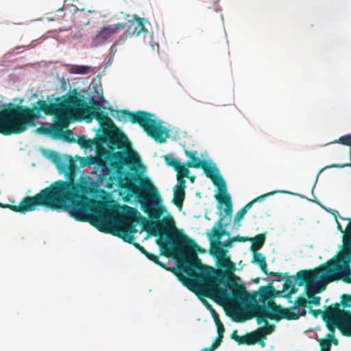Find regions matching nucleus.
Returning a JSON list of instances; mask_svg holds the SVG:
<instances>
[{
  "instance_id": "obj_23",
  "label": "nucleus",
  "mask_w": 351,
  "mask_h": 351,
  "mask_svg": "<svg viewBox=\"0 0 351 351\" xmlns=\"http://www.w3.org/2000/svg\"><path fill=\"white\" fill-rule=\"evenodd\" d=\"M230 337L235 341H237L239 345L246 344L250 346L254 345L258 342L255 332L246 334L243 336H239L237 335V331L234 330L232 332Z\"/></svg>"
},
{
  "instance_id": "obj_40",
  "label": "nucleus",
  "mask_w": 351,
  "mask_h": 351,
  "mask_svg": "<svg viewBox=\"0 0 351 351\" xmlns=\"http://www.w3.org/2000/svg\"><path fill=\"white\" fill-rule=\"evenodd\" d=\"M17 207L18 206H15V205H10V204H2V203H0V208H10V210H12V211H14V212H17V213H22V212L21 210H17Z\"/></svg>"
},
{
  "instance_id": "obj_22",
  "label": "nucleus",
  "mask_w": 351,
  "mask_h": 351,
  "mask_svg": "<svg viewBox=\"0 0 351 351\" xmlns=\"http://www.w3.org/2000/svg\"><path fill=\"white\" fill-rule=\"evenodd\" d=\"M273 281H271L267 286H263L259 288L258 294L260 302L264 303L265 300L270 299L273 293H274L275 296L280 297L281 295L282 291H276L271 285Z\"/></svg>"
},
{
  "instance_id": "obj_27",
  "label": "nucleus",
  "mask_w": 351,
  "mask_h": 351,
  "mask_svg": "<svg viewBox=\"0 0 351 351\" xmlns=\"http://www.w3.org/2000/svg\"><path fill=\"white\" fill-rule=\"evenodd\" d=\"M266 240V235L265 233L258 234L253 238H250L249 241L252 242L250 250L252 252H257L265 244Z\"/></svg>"
},
{
  "instance_id": "obj_34",
  "label": "nucleus",
  "mask_w": 351,
  "mask_h": 351,
  "mask_svg": "<svg viewBox=\"0 0 351 351\" xmlns=\"http://www.w3.org/2000/svg\"><path fill=\"white\" fill-rule=\"evenodd\" d=\"M149 261L154 262V263H156V265L160 266L162 268H165V269H168V268L162 263L159 260V258L158 256L154 254H152L149 252H147V255L145 256Z\"/></svg>"
},
{
  "instance_id": "obj_50",
  "label": "nucleus",
  "mask_w": 351,
  "mask_h": 351,
  "mask_svg": "<svg viewBox=\"0 0 351 351\" xmlns=\"http://www.w3.org/2000/svg\"><path fill=\"white\" fill-rule=\"evenodd\" d=\"M291 295H292V294H291L290 291H288V292L285 293L284 295H282V293H281V295L280 297H284L286 299H287L289 302H291Z\"/></svg>"
},
{
  "instance_id": "obj_14",
  "label": "nucleus",
  "mask_w": 351,
  "mask_h": 351,
  "mask_svg": "<svg viewBox=\"0 0 351 351\" xmlns=\"http://www.w3.org/2000/svg\"><path fill=\"white\" fill-rule=\"evenodd\" d=\"M99 141L101 144L107 143L109 149L114 150L123 147L128 138L121 131L104 130L103 135L99 138Z\"/></svg>"
},
{
  "instance_id": "obj_49",
  "label": "nucleus",
  "mask_w": 351,
  "mask_h": 351,
  "mask_svg": "<svg viewBox=\"0 0 351 351\" xmlns=\"http://www.w3.org/2000/svg\"><path fill=\"white\" fill-rule=\"evenodd\" d=\"M232 242H233V241H232V239L230 240H228L226 241L222 242V247H230Z\"/></svg>"
},
{
  "instance_id": "obj_59",
  "label": "nucleus",
  "mask_w": 351,
  "mask_h": 351,
  "mask_svg": "<svg viewBox=\"0 0 351 351\" xmlns=\"http://www.w3.org/2000/svg\"><path fill=\"white\" fill-rule=\"evenodd\" d=\"M254 282L255 283H258V282H259V278H256V279L254 280Z\"/></svg>"
},
{
  "instance_id": "obj_37",
  "label": "nucleus",
  "mask_w": 351,
  "mask_h": 351,
  "mask_svg": "<svg viewBox=\"0 0 351 351\" xmlns=\"http://www.w3.org/2000/svg\"><path fill=\"white\" fill-rule=\"evenodd\" d=\"M77 142L82 147L85 149L90 147L92 144V141L89 139H86L85 136L80 137Z\"/></svg>"
},
{
  "instance_id": "obj_35",
  "label": "nucleus",
  "mask_w": 351,
  "mask_h": 351,
  "mask_svg": "<svg viewBox=\"0 0 351 351\" xmlns=\"http://www.w3.org/2000/svg\"><path fill=\"white\" fill-rule=\"evenodd\" d=\"M341 305L344 308H347L351 306V295L343 294L341 296Z\"/></svg>"
},
{
  "instance_id": "obj_20",
  "label": "nucleus",
  "mask_w": 351,
  "mask_h": 351,
  "mask_svg": "<svg viewBox=\"0 0 351 351\" xmlns=\"http://www.w3.org/2000/svg\"><path fill=\"white\" fill-rule=\"evenodd\" d=\"M253 257L252 260V263H255L258 265L261 269V271L268 276L278 277V281H281L283 280L287 274L278 273L274 271H269L267 269L266 258L265 256L261 252H252Z\"/></svg>"
},
{
  "instance_id": "obj_32",
  "label": "nucleus",
  "mask_w": 351,
  "mask_h": 351,
  "mask_svg": "<svg viewBox=\"0 0 351 351\" xmlns=\"http://www.w3.org/2000/svg\"><path fill=\"white\" fill-rule=\"evenodd\" d=\"M90 66H75L71 68V72L75 74H86L91 71Z\"/></svg>"
},
{
  "instance_id": "obj_1",
  "label": "nucleus",
  "mask_w": 351,
  "mask_h": 351,
  "mask_svg": "<svg viewBox=\"0 0 351 351\" xmlns=\"http://www.w3.org/2000/svg\"><path fill=\"white\" fill-rule=\"evenodd\" d=\"M112 159L110 169L117 173L119 187L124 189L128 196L134 197L141 210L151 219H154L147 221L144 230L150 235L159 237L157 244L167 256L184 257L185 254L188 255L180 267L190 278L179 275L184 285L188 287L195 286L202 295H249L244 285L235 282L232 273L216 270L202 263L201 259L194 253L199 246L176 228L171 217L165 218L162 221L158 220L164 208H155L161 202L157 189L148 178L122 171L123 166L134 164L138 160L134 152H116L112 154ZM110 175L112 179L113 175L111 173Z\"/></svg>"
},
{
  "instance_id": "obj_48",
  "label": "nucleus",
  "mask_w": 351,
  "mask_h": 351,
  "mask_svg": "<svg viewBox=\"0 0 351 351\" xmlns=\"http://www.w3.org/2000/svg\"><path fill=\"white\" fill-rule=\"evenodd\" d=\"M223 266L228 269H234V263L233 262L230 261L229 260V258H227L226 260V262Z\"/></svg>"
},
{
  "instance_id": "obj_39",
  "label": "nucleus",
  "mask_w": 351,
  "mask_h": 351,
  "mask_svg": "<svg viewBox=\"0 0 351 351\" xmlns=\"http://www.w3.org/2000/svg\"><path fill=\"white\" fill-rule=\"evenodd\" d=\"M292 281L290 279V278H287L286 280H285V282L283 284V289L282 291V293L283 292H285L287 291H288L289 289H291V287H292Z\"/></svg>"
},
{
  "instance_id": "obj_13",
  "label": "nucleus",
  "mask_w": 351,
  "mask_h": 351,
  "mask_svg": "<svg viewBox=\"0 0 351 351\" xmlns=\"http://www.w3.org/2000/svg\"><path fill=\"white\" fill-rule=\"evenodd\" d=\"M125 29V24L118 23L113 25H108L103 27L101 29L97 32L96 36L92 40V45L97 47L108 39L113 38L121 31Z\"/></svg>"
},
{
  "instance_id": "obj_9",
  "label": "nucleus",
  "mask_w": 351,
  "mask_h": 351,
  "mask_svg": "<svg viewBox=\"0 0 351 351\" xmlns=\"http://www.w3.org/2000/svg\"><path fill=\"white\" fill-rule=\"evenodd\" d=\"M342 243L341 249L336 256L335 261L331 262L339 271L348 270L351 265V219L344 230Z\"/></svg>"
},
{
  "instance_id": "obj_56",
  "label": "nucleus",
  "mask_w": 351,
  "mask_h": 351,
  "mask_svg": "<svg viewBox=\"0 0 351 351\" xmlns=\"http://www.w3.org/2000/svg\"><path fill=\"white\" fill-rule=\"evenodd\" d=\"M337 230L344 234V230H343L341 225L339 222H337Z\"/></svg>"
},
{
  "instance_id": "obj_60",
  "label": "nucleus",
  "mask_w": 351,
  "mask_h": 351,
  "mask_svg": "<svg viewBox=\"0 0 351 351\" xmlns=\"http://www.w3.org/2000/svg\"><path fill=\"white\" fill-rule=\"evenodd\" d=\"M58 12H63V9L62 8H60L58 10Z\"/></svg>"
},
{
  "instance_id": "obj_11",
  "label": "nucleus",
  "mask_w": 351,
  "mask_h": 351,
  "mask_svg": "<svg viewBox=\"0 0 351 351\" xmlns=\"http://www.w3.org/2000/svg\"><path fill=\"white\" fill-rule=\"evenodd\" d=\"M75 95H69L62 101H58L60 111V122H63L64 127H67L69 123V118L73 109L79 107H84L83 101L80 97H82L77 90H73Z\"/></svg>"
},
{
  "instance_id": "obj_8",
  "label": "nucleus",
  "mask_w": 351,
  "mask_h": 351,
  "mask_svg": "<svg viewBox=\"0 0 351 351\" xmlns=\"http://www.w3.org/2000/svg\"><path fill=\"white\" fill-rule=\"evenodd\" d=\"M202 169L206 176L209 178L213 184L218 188L219 194L215 198L219 204L218 208H221V205H225L223 211L228 216L232 215V203L230 195L228 193L226 183L223 177L219 174L218 169L215 166H211L206 161L203 164Z\"/></svg>"
},
{
  "instance_id": "obj_44",
  "label": "nucleus",
  "mask_w": 351,
  "mask_h": 351,
  "mask_svg": "<svg viewBox=\"0 0 351 351\" xmlns=\"http://www.w3.org/2000/svg\"><path fill=\"white\" fill-rule=\"evenodd\" d=\"M223 336L217 335L215 341L212 344V346H213L214 348L217 349L220 346V344L223 341Z\"/></svg>"
},
{
  "instance_id": "obj_25",
  "label": "nucleus",
  "mask_w": 351,
  "mask_h": 351,
  "mask_svg": "<svg viewBox=\"0 0 351 351\" xmlns=\"http://www.w3.org/2000/svg\"><path fill=\"white\" fill-rule=\"evenodd\" d=\"M274 193H269L265 195H262L261 196H258L256 197L252 201L248 202L247 204H245L242 208H241L235 215L234 216V221L235 222H239L241 220H242L245 216V215L247 213V211L252 207L253 204L258 201L263 200L265 197L274 194Z\"/></svg>"
},
{
  "instance_id": "obj_33",
  "label": "nucleus",
  "mask_w": 351,
  "mask_h": 351,
  "mask_svg": "<svg viewBox=\"0 0 351 351\" xmlns=\"http://www.w3.org/2000/svg\"><path fill=\"white\" fill-rule=\"evenodd\" d=\"M165 160L166 164L168 166L172 167L175 171L177 169V168L179 167V165L181 164V162L178 160L167 156L165 157Z\"/></svg>"
},
{
  "instance_id": "obj_51",
  "label": "nucleus",
  "mask_w": 351,
  "mask_h": 351,
  "mask_svg": "<svg viewBox=\"0 0 351 351\" xmlns=\"http://www.w3.org/2000/svg\"><path fill=\"white\" fill-rule=\"evenodd\" d=\"M328 337H330L331 339L330 340L331 341V344L333 343L334 345L338 344V340L335 338V335H328Z\"/></svg>"
},
{
  "instance_id": "obj_24",
  "label": "nucleus",
  "mask_w": 351,
  "mask_h": 351,
  "mask_svg": "<svg viewBox=\"0 0 351 351\" xmlns=\"http://www.w3.org/2000/svg\"><path fill=\"white\" fill-rule=\"evenodd\" d=\"M263 323H265V326L258 328L255 331L256 337L258 342L262 347H265V343L264 339H266L267 335L271 334L275 329L274 325L269 324L267 319Z\"/></svg>"
},
{
  "instance_id": "obj_29",
  "label": "nucleus",
  "mask_w": 351,
  "mask_h": 351,
  "mask_svg": "<svg viewBox=\"0 0 351 351\" xmlns=\"http://www.w3.org/2000/svg\"><path fill=\"white\" fill-rule=\"evenodd\" d=\"M226 250L222 247L221 241H216L215 244H212L211 253L219 258H223L226 256Z\"/></svg>"
},
{
  "instance_id": "obj_2",
  "label": "nucleus",
  "mask_w": 351,
  "mask_h": 351,
  "mask_svg": "<svg viewBox=\"0 0 351 351\" xmlns=\"http://www.w3.org/2000/svg\"><path fill=\"white\" fill-rule=\"evenodd\" d=\"M53 162L58 170L64 173L66 180H58L34 196L22 199L17 210L22 213L34 211L38 206L53 210H66L76 221L89 222L99 231H106L105 208L101 207L90 214V200L82 193L85 186L76 182L77 167L72 156L55 154Z\"/></svg>"
},
{
  "instance_id": "obj_64",
  "label": "nucleus",
  "mask_w": 351,
  "mask_h": 351,
  "mask_svg": "<svg viewBox=\"0 0 351 351\" xmlns=\"http://www.w3.org/2000/svg\"><path fill=\"white\" fill-rule=\"evenodd\" d=\"M206 2H207V0H205V1H204V3H206Z\"/></svg>"
},
{
  "instance_id": "obj_46",
  "label": "nucleus",
  "mask_w": 351,
  "mask_h": 351,
  "mask_svg": "<svg viewBox=\"0 0 351 351\" xmlns=\"http://www.w3.org/2000/svg\"><path fill=\"white\" fill-rule=\"evenodd\" d=\"M249 239H250V237H241L239 235H237V236L232 238V241H233V242H235V241L245 242V241H249Z\"/></svg>"
},
{
  "instance_id": "obj_42",
  "label": "nucleus",
  "mask_w": 351,
  "mask_h": 351,
  "mask_svg": "<svg viewBox=\"0 0 351 351\" xmlns=\"http://www.w3.org/2000/svg\"><path fill=\"white\" fill-rule=\"evenodd\" d=\"M309 308H310V313L315 317H317L319 315H321L322 317L323 318V316L324 315V313H326V310L324 311H322L321 309L313 310L311 306H309Z\"/></svg>"
},
{
  "instance_id": "obj_3",
  "label": "nucleus",
  "mask_w": 351,
  "mask_h": 351,
  "mask_svg": "<svg viewBox=\"0 0 351 351\" xmlns=\"http://www.w3.org/2000/svg\"><path fill=\"white\" fill-rule=\"evenodd\" d=\"M59 98L56 99L57 101ZM12 119L14 123L16 134L25 132L29 127L35 125V121L40 118V112H43L47 115H53L56 119V123L48 127L41 126L37 129V132L48 135L53 138H63L69 140L68 136L72 135L71 130H67L65 135L63 134L64 124L60 122V111L59 103L47 104L45 100H38L36 102V106L28 108L25 106L10 104L9 106Z\"/></svg>"
},
{
  "instance_id": "obj_18",
  "label": "nucleus",
  "mask_w": 351,
  "mask_h": 351,
  "mask_svg": "<svg viewBox=\"0 0 351 351\" xmlns=\"http://www.w3.org/2000/svg\"><path fill=\"white\" fill-rule=\"evenodd\" d=\"M0 133L4 136L16 134L9 107L0 110Z\"/></svg>"
},
{
  "instance_id": "obj_10",
  "label": "nucleus",
  "mask_w": 351,
  "mask_h": 351,
  "mask_svg": "<svg viewBox=\"0 0 351 351\" xmlns=\"http://www.w3.org/2000/svg\"><path fill=\"white\" fill-rule=\"evenodd\" d=\"M328 270V266L321 265L313 270H301L295 276V282L298 286L306 284V295H313L317 292L315 281L320 277L322 272Z\"/></svg>"
},
{
  "instance_id": "obj_53",
  "label": "nucleus",
  "mask_w": 351,
  "mask_h": 351,
  "mask_svg": "<svg viewBox=\"0 0 351 351\" xmlns=\"http://www.w3.org/2000/svg\"><path fill=\"white\" fill-rule=\"evenodd\" d=\"M216 349L211 345L210 347L203 348L201 351H214Z\"/></svg>"
},
{
  "instance_id": "obj_19",
  "label": "nucleus",
  "mask_w": 351,
  "mask_h": 351,
  "mask_svg": "<svg viewBox=\"0 0 351 351\" xmlns=\"http://www.w3.org/2000/svg\"><path fill=\"white\" fill-rule=\"evenodd\" d=\"M335 260H330L324 265L328 266V270L326 272H322L320 277L315 281V285L317 292L320 293L325 290L326 284L336 280L335 275L332 274L334 269H337V267L333 265L331 262Z\"/></svg>"
},
{
  "instance_id": "obj_58",
  "label": "nucleus",
  "mask_w": 351,
  "mask_h": 351,
  "mask_svg": "<svg viewBox=\"0 0 351 351\" xmlns=\"http://www.w3.org/2000/svg\"><path fill=\"white\" fill-rule=\"evenodd\" d=\"M189 178L190 179L191 182H193L195 180V176L189 177Z\"/></svg>"
},
{
  "instance_id": "obj_21",
  "label": "nucleus",
  "mask_w": 351,
  "mask_h": 351,
  "mask_svg": "<svg viewBox=\"0 0 351 351\" xmlns=\"http://www.w3.org/2000/svg\"><path fill=\"white\" fill-rule=\"evenodd\" d=\"M99 12L95 10H76L73 14V21L80 26L89 24L90 20L97 19Z\"/></svg>"
},
{
  "instance_id": "obj_26",
  "label": "nucleus",
  "mask_w": 351,
  "mask_h": 351,
  "mask_svg": "<svg viewBox=\"0 0 351 351\" xmlns=\"http://www.w3.org/2000/svg\"><path fill=\"white\" fill-rule=\"evenodd\" d=\"M186 156L191 159L190 161H187L186 165L188 167L191 168H202L203 164L206 162L205 160H202L196 156L197 152L196 151L191 152L185 150Z\"/></svg>"
},
{
  "instance_id": "obj_61",
  "label": "nucleus",
  "mask_w": 351,
  "mask_h": 351,
  "mask_svg": "<svg viewBox=\"0 0 351 351\" xmlns=\"http://www.w3.org/2000/svg\"><path fill=\"white\" fill-rule=\"evenodd\" d=\"M324 169H325V168H324V169H320V171H319V173H318V175H317V177L319 176V175L320 174V173H321V172H322Z\"/></svg>"
},
{
  "instance_id": "obj_12",
  "label": "nucleus",
  "mask_w": 351,
  "mask_h": 351,
  "mask_svg": "<svg viewBox=\"0 0 351 351\" xmlns=\"http://www.w3.org/2000/svg\"><path fill=\"white\" fill-rule=\"evenodd\" d=\"M90 106L84 103L83 112L86 114L87 121H90L93 119H96L101 125L113 124L112 120L100 109L99 101L95 100L93 97L90 98L88 101Z\"/></svg>"
},
{
  "instance_id": "obj_31",
  "label": "nucleus",
  "mask_w": 351,
  "mask_h": 351,
  "mask_svg": "<svg viewBox=\"0 0 351 351\" xmlns=\"http://www.w3.org/2000/svg\"><path fill=\"white\" fill-rule=\"evenodd\" d=\"M176 171L177 172V177L189 178L190 171L186 164L184 165L181 163Z\"/></svg>"
},
{
  "instance_id": "obj_63",
  "label": "nucleus",
  "mask_w": 351,
  "mask_h": 351,
  "mask_svg": "<svg viewBox=\"0 0 351 351\" xmlns=\"http://www.w3.org/2000/svg\"><path fill=\"white\" fill-rule=\"evenodd\" d=\"M48 19H49V21H54L55 20V19H53V18H48Z\"/></svg>"
},
{
  "instance_id": "obj_4",
  "label": "nucleus",
  "mask_w": 351,
  "mask_h": 351,
  "mask_svg": "<svg viewBox=\"0 0 351 351\" xmlns=\"http://www.w3.org/2000/svg\"><path fill=\"white\" fill-rule=\"evenodd\" d=\"M111 111L115 113V114H112V116L117 121H126L128 119L132 123L138 124L147 136L156 142L165 143L169 136V130L160 123H157L154 114L143 110L130 112L126 109L117 110L112 109Z\"/></svg>"
},
{
  "instance_id": "obj_36",
  "label": "nucleus",
  "mask_w": 351,
  "mask_h": 351,
  "mask_svg": "<svg viewBox=\"0 0 351 351\" xmlns=\"http://www.w3.org/2000/svg\"><path fill=\"white\" fill-rule=\"evenodd\" d=\"M319 346L321 347L320 351H328L330 350L331 341L330 339H321L319 340Z\"/></svg>"
},
{
  "instance_id": "obj_6",
  "label": "nucleus",
  "mask_w": 351,
  "mask_h": 351,
  "mask_svg": "<svg viewBox=\"0 0 351 351\" xmlns=\"http://www.w3.org/2000/svg\"><path fill=\"white\" fill-rule=\"evenodd\" d=\"M138 213L136 210L128 206H124V211L121 213L114 223L110 226L109 216L105 210V226L106 233H111L122 239L125 242L132 244L137 250L140 249L141 245L134 242V234L136 232L135 219Z\"/></svg>"
},
{
  "instance_id": "obj_54",
  "label": "nucleus",
  "mask_w": 351,
  "mask_h": 351,
  "mask_svg": "<svg viewBox=\"0 0 351 351\" xmlns=\"http://www.w3.org/2000/svg\"><path fill=\"white\" fill-rule=\"evenodd\" d=\"M138 250L145 256L147 255V251L141 245Z\"/></svg>"
},
{
  "instance_id": "obj_15",
  "label": "nucleus",
  "mask_w": 351,
  "mask_h": 351,
  "mask_svg": "<svg viewBox=\"0 0 351 351\" xmlns=\"http://www.w3.org/2000/svg\"><path fill=\"white\" fill-rule=\"evenodd\" d=\"M219 215L220 217L213 227L210 233L208 234L212 243L213 240L220 241L219 240L223 235H230L229 232L226 230V227L230 224L232 215L229 217L226 215L225 213L223 215L221 213H220Z\"/></svg>"
},
{
  "instance_id": "obj_41",
  "label": "nucleus",
  "mask_w": 351,
  "mask_h": 351,
  "mask_svg": "<svg viewBox=\"0 0 351 351\" xmlns=\"http://www.w3.org/2000/svg\"><path fill=\"white\" fill-rule=\"evenodd\" d=\"M178 183L179 184V186L176 185L175 188L177 189H183L184 190L186 188V180H184V178L182 177H177Z\"/></svg>"
},
{
  "instance_id": "obj_16",
  "label": "nucleus",
  "mask_w": 351,
  "mask_h": 351,
  "mask_svg": "<svg viewBox=\"0 0 351 351\" xmlns=\"http://www.w3.org/2000/svg\"><path fill=\"white\" fill-rule=\"evenodd\" d=\"M136 19L135 22H132L128 27V29L119 36V38L114 42V45H120L125 43L127 38L130 36H138L141 32H147L143 23V19L138 18L136 15H134Z\"/></svg>"
},
{
  "instance_id": "obj_43",
  "label": "nucleus",
  "mask_w": 351,
  "mask_h": 351,
  "mask_svg": "<svg viewBox=\"0 0 351 351\" xmlns=\"http://www.w3.org/2000/svg\"><path fill=\"white\" fill-rule=\"evenodd\" d=\"M210 308V313H211V315L215 322V324H219V323H221V320L219 319V315L217 313V312L212 308V306L210 305H208Z\"/></svg>"
},
{
  "instance_id": "obj_38",
  "label": "nucleus",
  "mask_w": 351,
  "mask_h": 351,
  "mask_svg": "<svg viewBox=\"0 0 351 351\" xmlns=\"http://www.w3.org/2000/svg\"><path fill=\"white\" fill-rule=\"evenodd\" d=\"M350 269V267L349 268L348 270H341V271H339L337 270L341 274V278L342 280L347 282V283H351V276H348V272Z\"/></svg>"
},
{
  "instance_id": "obj_47",
  "label": "nucleus",
  "mask_w": 351,
  "mask_h": 351,
  "mask_svg": "<svg viewBox=\"0 0 351 351\" xmlns=\"http://www.w3.org/2000/svg\"><path fill=\"white\" fill-rule=\"evenodd\" d=\"M320 300H321V298L319 296H315L311 301H308V303L314 304L315 306H319Z\"/></svg>"
},
{
  "instance_id": "obj_45",
  "label": "nucleus",
  "mask_w": 351,
  "mask_h": 351,
  "mask_svg": "<svg viewBox=\"0 0 351 351\" xmlns=\"http://www.w3.org/2000/svg\"><path fill=\"white\" fill-rule=\"evenodd\" d=\"M217 330V335L223 336L225 328L222 322L215 324Z\"/></svg>"
},
{
  "instance_id": "obj_7",
  "label": "nucleus",
  "mask_w": 351,
  "mask_h": 351,
  "mask_svg": "<svg viewBox=\"0 0 351 351\" xmlns=\"http://www.w3.org/2000/svg\"><path fill=\"white\" fill-rule=\"evenodd\" d=\"M325 308L323 321L326 323L330 335H334L335 328H338L343 335L351 337V311L341 309L338 303L332 304Z\"/></svg>"
},
{
  "instance_id": "obj_28",
  "label": "nucleus",
  "mask_w": 351,
  "mask_h": 351,
  "mask_svg": "<svg viewBox=\"0 0 351 351\" xmlns=\"http://www.w3.org/2000/svg\"><path fill=\"white\" fill-rule=\"evenodd\" d=\"M185 198V191L183 189H177L174 187L173 203L180 210L183 205Z\"/></svg>"
},
{
  "instance_id": "obj_5",
  "label": "nucleus",
  "mask_w": 351,
  "mask_h": 351,
  "mask_svg": "<svg viewBox=\"0 0 351 351\" xmlns=\"http://www.w3.org/2000/svg\"><path fill=\"white\" fill-rule=\"evenodd\" d=\"M306 313L305 309H302L300 313L294 311L293 307L283 308L280 305H277L273 300H269L267 305L258 304L256 303L250 306L249 312L246 317H240L237 319L238 322H244L245 319H250L256 317L258 324H261L265 319H273L278 322L282 319L287 320H296Z\"/></svg>"
},
{
  "instance_id": "obj_30",
  "label": "nucleus",
  "mask_w": 351,
  "mask_h": 351,
  "mask_svg": "<svg viewBox=\"0 0 351 351\" xmlns=\"http://www.w3.org/2000/svg\"><path fill=\"white\" fill-rule=\"evenodd\" d=\"M308 300L302 296H299L297 300L294 302V306L293 307L296 312H299L300 308L305 309Z\"/></svg>"
},
{
  "instance_id": "obj_52",
  "label": "nucleus",
  "mask_w": 351,
  "mask_h": 351,
  "mask_svg": "<svg viewBox=\"0 0 351 351\" xmlns=\"http://www.w3.org/2000/svg\"><path fill=\"white\" fill-rule=\"evenodd\" d=\"M298 291V289L297 287H295V285H292V287H291L289 291L291 293V294H295V293H297V291Z\"/></svg>"
},
{
  "instance_id": "obj_55",
  "label": "nucleus",
  "mask_w": 351,
  "mask_h": 351,
  "mask_svg": "<svg viewBox=\"0 0 351 351\" xmlns=\"http://www.w3.org/2000/svg\"><path fill=\"white\" fill-rule=\"evenodd\" d=\"M119 14L123 15V18L124 19H127V20H128V18H129V16H130V15H129V14H125L123 12H120Z\"/></svg>"
},
{
  "instance_id": "obj_62",
  "label": "nucleus",
  "mask_w": 351,
  "mask_h": 351,
  "mask_svg": "<svg viewBox=\"0 0 351 351\" xmlns=\"http://www.w3.org/2000/svg\"><path fill=\"white\" fill-rule=\"evenodd\" d=\"M215 4H216V3H214V7H213V9H214L215 10H217V8H216V6H215Z\"/></svg>"
},
{
  "instance_id": "obj_57",
  "label": "nucleus",
  "mask_w": 351,
  "mask_h": 351,
  "mask_svg": "<svg viewBox=\"0 0 351 351\" xmlns=\"http://www.w3.org/2000/svg\"><path fill=\"white\" fill-rule=\"evenodd\" d=\"M315 295H308L307 298H308V301H311V300H313V298H315Z\"/></svg>"
},
{
  "instance_id": "obj_17",
  "label": "nucleus",
  "mask_w": 351,
  "mask_h": 351,
  "mask_svg": "<svg viewBox=\"0 0 351 351\" xmlns=\"http://www.w3.org/2000/svg\"><path fill=\"white\" fill-rule=\"evenodd\" d=\"M76 158L80 161V167L81 168L85 167H90V165H97L102 168V176L104 178H108L109 180H112V176L110 175V169L108 167H106V162L102 158L92 156H89L87 157L76 156Z\"/></svg>"
}]
</instances>
